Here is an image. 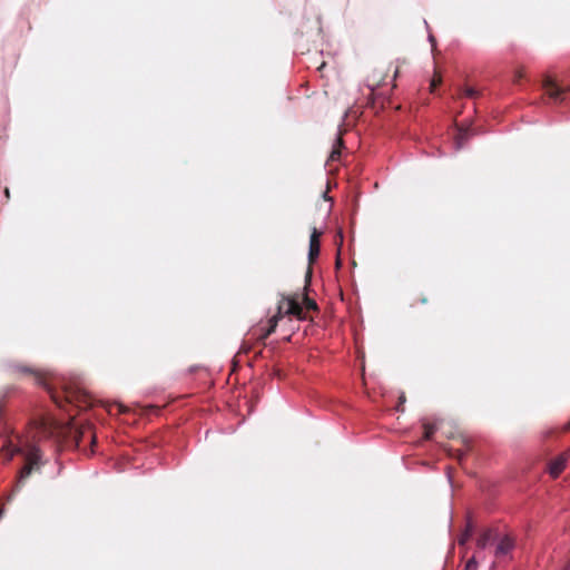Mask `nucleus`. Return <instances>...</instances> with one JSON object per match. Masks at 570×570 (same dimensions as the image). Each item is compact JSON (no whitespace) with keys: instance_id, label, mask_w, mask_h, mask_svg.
Instances as JSON below:
<instances>
[{"instance_id":"1","label":"nucleus","mask_w":570,"mask_h":570,"mask_svg":"<svg viewBox=\"0 0 570 570\" xmlns=\"http://www.w3.org/2000/svg\"><path fill=\"white\" fill-rule=\"evenodd\" d=\"M42 439H55L72 444L83 452L87 451V445L91 448L96 444V434L90 424L60 423L47 415H37L30 419L26 433L18 436L17 444L9 441L2 445L7 461L11 460L14 454L23 456L24 464L18 475L19 485H22L32 472L40 470L41 452L37 442Z\"/></svg>"},{"instance_id":"2","label":"nucleus","mask_w":570,"mask_h":570,"mask_svg":"<svg viewBox=\"0 0 570 570\" xmlns=\"http://www.w3.org/2000/svg\"><path fill=\"white\" fill-rule=\"evenodd\" d=\"M48 392L50 393L52 401L61 409L66 405H73L78 409L86 410L92 405L91 397L86 392L77 387L66 386L62 389L61 393L49 389Z\"/></svg>"},{"instance_id":"3","label":"nucleus","mask_w":570,"mask_h":570,"mask_svg":"<svg viewBox=\"0 0 570 570\" xmlns=\"http://www.w3.org/2000/svg\"><path fill=\"white\" fill-rule=\"evenodd\" d=\"M285 315H293L298 320H306V315L303 313L302 304L299 303L298 296H283L277 306V313L273 317H278V321Z\"/></svg>"},{"instance_id":"4","label":"nucleus","mask_w":570,"mask_h":570,"mask_svg":"<svg viewBox=\"0 0 570 570\" xmlns=\"http://www.w3.org/2000/svg\"><path fill=\"white\" fill-rule=\"evenodd\" d=\"M568 459L569 453L564 452L549 461L547 464V471L551 478L557 479L563 472Z\"/></svg>"},{"instance_id":"5","label":"nucleus","mask_w":570,"mask_h":570,"mask_svg":"<svg viewBox=\"0 0 570 570\" xmlns=\"http://www.w3.org/2000/svg\"><path fill=\"white\" fill-rule=\"evenodd\" d=\"M12 371L17 374H23V375H30L33 377L35 380V383L38 384V385H42L45 386L46 389H50L47 384V381L45 379V376L42 375V373H40L39 371L37 370H33L27 365H13L12 366Z\"/></svg>"},{"instance_id":"6","label":"nucleus","mask_w":570,"mask_h":570,"mask_svg":"<svg viewBox=\"0 0 570 570\" xmlns=\"http://www.w3.org/2000/svg\"><path fill=\"white\" fill-rule=\"evenodd\" d=\"M542 87L546 91V95H548L554 101H561V96L568 90L559 87L550 77H546L543 79Z\"/></svg>"},{"instance_id":"7","label":"nucleus","mask_w":570,"mask_h":570,"mask_svg":"<svg viewBox=\"0 0 570 570\" xmlns=\"http://www.w3.org/2000/svg\"><path fill=\"white\" fill-rule=\"evenodd\" d=\"M321 235H322L321 232H318L316 228H313L311 237H309V248H308L309 264H313L320 255V250H321L320 237H321Z\"/></svg>"},{"instance_id":"8","label":"nucleus","mask_w":570,"mask_h":570,"mask_svg":"<svg viewBox=\"0 0 570 570\" xmlns=\"http://www.w3.org/2000/svg\"><path fill=\"white\" fill-rule=\"evenodd\" d=\"M514 548V540L510 535H504L495 548V557L501 558L507 556Z\"/></svg>"},{"instance_id":"9","label":"nucleus","mask_w":570,"mask_h":570,"mask_svg":"<svg viewBox=\"0 0 570 570\" xmlns=\"http://www.w3.org/2000/svg\"><path fill=\"white\" fill-rule=\"evenodd\" d=\"M343 145H344L343 138L341 137V135H338L335 139L332 151L327 159V163L336 161L340 159Z\"/></svg>"},{"instance_id":"10","label":"nucleus","mask_w":570,"mask_h":570,"mask_svg":"<svg viewBox=\"0 0 570 570\" xmlns=\"http://www.w3.org/2000/svg\"><path fill=\"white\" fill-rule=\"evenodd\" d=\"M493 538V531L491 529L484 530L476 540V546L480 549H484Z\"/></svg>"},{"instance_id":"11","label":"nucleus","mask_w":570,"mask_h":570,"mask_svg":"<svg viewBox=\"0 0 570 570\" xmlns=\"http://www.w3.org/2000/svg\"><path fill=\"white\" fill-rule=\"evenodd\" d=\"M277 324H278V317L269 318L268 326L264 330V332L262 334H259L258 338L261 341H264L265 338H267L272 333L275 332Z\"/></svg>"},{"instance_id":"12","label":"nucleus","mask_w":570,"mask_h":570,"mask_svg":"<svg viewBox=\"0 0 570 570\" xmlns=\"http://www.w3.org/2000/svg\"><path fill=\"white\" fill-rule=\"evenodd\" d=\"M303 313L306 315L305 311H317V304L313 298H309L307 294L303 296Z\"/></svg>"},{"instance_id":"13","label":"nucleus","mask_w":570,"mask_h":570,"mask_svg":"<svg viewBox=\"0 0 570 570\" xmlns=\"http://www.w3.org/2000/svg\"><path fill=\"white\" fill-rule=\"evenodd\" d=\"M471 135H472V130L471 129H469V128L460 129L459 135L456 137L458 147L460 148L463 145V142L469 139V137Z\"/></svg>"},{"instance_id":"14","label":"nucleus","mask_w":570,"mask_h":570,"mask_svg":"<svg viewBox=\"0 0 570 570\" xmlns=\"http://www.w3.org/2000/svg\"><path fill=\"white\" fill-rule=\"evenodd\" d=\"M423 430H424V433H423L424 440H430L432 438V435L434 434L436 426H435V424L424 422Z\"/></svg>"},{"instance_id":"15","label":"nucleus","mask_w":570,"mask_h":570,"mask_svg":"<svg viewBox=\"0 0 570 570\" xmlns=\"http://www.w3.org/2000/svg\"><path fill=\"white\" fill-rule=\"evenodd\" d=\"M462 95L469 98H476L479 96V91L472 87H464Z\"/></svg>"},{"instance_id":"16","label":"nucleus","mask_w":570,"mask_h":570,"mask_svg":"<svg viewBox=\"0 0 570 570\" xmlns=\"http://www.w3.org/2000/svg\"><path fill=\"white\" fill-rule=\"evenodd\" d=\"M442 82V77L440 73L435 72L434 77L431 80L430 88L433 91L440 83Z\"/></svg>"},{"instance_id":"17","label":"nucleus","mask_w":570,"mask_h":570,"mask_svg":"<svg viewBox=\"0 0 570 570\" xmlns=\"http://www.w3.org/2000/svg\"><path fill=\"white\" fill-rule=\"evenodd\" d=\"M478 569V562L474 557L468 560L464 570H476Z\"/></svg>"},{"instance_id":"18","label":"nucleus","mask_w":570,"mask_h":570,"mask_svg":"<svg viewBox=\"0 0 570 570\" xmlns=\"http://www.w3.org/2000/svg\"><path fill=\"white\" fill-rule=\"evenodd\" d=\"M471 534H472V528H471V525H469V527L466 528L465 533H464V534L461 537V539L459 540V543H460V544H464V543L469 540V538L471 537Z\"/></svg>"},{"instance_id":"19","label":"nucleus","mask_w":570,"mask_h":570,"mask_svg":"<svg viewBox=\"0 0 570 570\" xmlns=\"http://www.w3.org/2000/svg\"><path fill=\"white\" fill-rule=\"evenodd\" d=\"M8 392L0 395V420L2 419V412L7 403Z\"/></svg>"},{"instance_id":"20","label":"nucleus","mask_w":570,"mask_h":570,"mask_svg":"<svg viewBox=\"0 0 570 570\" xmlns=\"http://www.w3.org/2000/svg\"><path fill=\"white\" fill-rule=\"evenodd\" d=\"M429 302L428 297L422 295L421 297H419L415 302L412 303V306H415L417 303H421V304H426Z\"/></svg>"},{"instance_id":"21","label":"nucleus","mask_w":570,"mask_h":570,"mask_svg":"<svg viewBox=\"0 0 570 570\" xmlns=\"http://www.w3.org/2000/svg\"><path fill=\"white\" fill-rule=\"evenodd\" d=\"M524 73L522 70H517L514 75V81L518 82L523 78Z\"/></svg>"},{"instance_id":"22","label":"nucleus","mask_w":570,"mask_h":570,"mask_svg":"<svg viewBox=\"0 0 570 570\" xmlns=\"http://www.w3.org/2000/svg\"><path fill=\"white\" fill-rule=\"evenodd\" d=\"M114 406H115V405H108L107 411H108L109 413H111V412H112V407H114ZM116 406L119 409V411H120V410H121V407H122L121 405H116Z\"/></svg>"},{"instance_id":"23","label":"nucleus","mask_w":570,"mask_h":570,"mask_svg":"<svg viewBox=\"0 0 570 570\" xmlns=\"http://www.w3.org/2000/svg\"><path fill=\"white\" fill-rule=\"evenodd\" d=\"M311 274H312V269H311V268H308L307 274H306V283H308V279H309V277H311Z\"/></svg>"},{"instance_id":"24","label":"nucleus","mask_w":570,"mask_h":570,"mask_svg":"<svg viewBox=\"0 0 570 570\" xmlns=\"http://www.w3.org/2000/svg\"><path fill=\"white\" fill-rule=\"evenodd\" d=\"M566 570H570V562L568 563V566H567V569H566Z\"/></svg>"}]
</instances>
